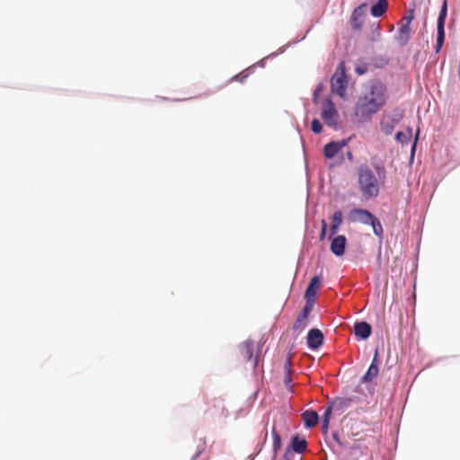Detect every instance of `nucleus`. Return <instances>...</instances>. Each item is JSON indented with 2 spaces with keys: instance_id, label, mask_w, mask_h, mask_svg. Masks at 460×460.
<instances>
[{
  "instance_id": "1",
  "label": "nucleus",
  "mask_w": 460,
  "mask_h": 460,
  "mask_svg": "<svg viewBox=\"0 0 460 460\" xmlns=\"http://www.w3.org/2000/svg\"><path fill=\"white\" fill-rule=\"evenodd\" d=\"M386 87L378 81L369 83L358 97L355 106V115L365 121L376 114L386 102Z\"/></svg>"
},
{
  "instance_id": "2",
  "label": "nucleus",
  "mask_w": 460,
  "mask_h": 460,
  "mask_svg": "<svg viewBox=\"0 0 460 460\" xmlns=\"http://www.w3.org/2000/svg\"><path fill=\"white\" fill-rule=\"evenodd\" d=\"M358 182L359 190L366 199L376 198L378 196V179L367 164H361L358 167Z\"/></svg>"
},
{
  "instance_id": "3",
  "label": "nucleus",
  "mask_w": 460,
  "mask_h": 460,
  "mask_svg": "<svg viewBox=\"0 0 460 460\" xmlns=\"http://www.w3.org/2000/svg\"><path fill=\"white\" fill-rule=\"evenodd\" d=\"M348 219L351 223L370 225L374 234L379 238H383L384 229L381 222L368 210L363 208H353L349 211Z\"/></svg>"
},
{
  "instance_id": "4",
  "label": "nucleus",
  "mask_w": 460,
  "mask_h": 460,
  "mask_svg": "<svg viewBox=\"0 0 460 460\" xmlns=\"http://www.w3.org/2000/svg\"><path fill=\"white\" fill-rule=\"evenodd\" d=\"M348 85L344 65L341 63L331 79L332 92L343 98Z\"/></svg>"
},
{
  "instance_id": "5",
  "label": "nucleus",
  "mask_w": 460,
  "mask_h": 460,
  "mask_svg": "<svg viewBox=\"0 0 460 460\" xmlns=\"http://www.w3.org/2000/svg\"><path fill=\"white\" fill-rule=\"evenodd\" d=\"M447 14V0H444L441 6L439 15L437 21V43L435 47L436 52H439L445 40V22Z\"/></svg>"
},
{
  "instance_id": "6",
  "label": "nucleus",
  "mask_w": 460,
  "mask_h": 460,
  "mask_svg": "<svg viewBox=\"0 0 460 460\" xmlns=\"http://www.w3.org/2000/svg\"><path fill=\"white\" fill-rule=\"evenodd\" d=\"M413 17H414L413 10H410L409 14L402 17V25L399 28V31H398V40L402 45L406 44L410 38V32H411L410 24H411V21L413 20Z\"/></svg>"
},
{
  "instance_id": "7",
  "label": "nucleus",
  "mask_w": 460,
  "mask_h": 460,
  "mask_svg": "<svg viewBox=\"0 0 460 460\" xmlns=\"http://www.w3.org/2000/svg\"><path fill=\"white\" fill-rule=\"evenodd\" d=\"M402 114L400 112L393 115H384L381 119L380 126L381 130L385 135H391L395 126L400 122Z\"/></svg>"
},
{
  "instance_id": "8",
  "label": "nucleus",
  "mask_w": 460,
  "mask_h": 460,
  "mask_svg": "<svg viewBox=\"0 0 460 460\" xmlns=\"http://www.w3.org/2000/svg\"><path fill=\"white\" fill-rule=\"evenodd\" d=\"M321 115L327 125L334 126L336 124L338 112L330 99L326 100L323 103Z\"/></svg>"
},
{
  "instance_id": "9",
  "label": "nucleus",
  "mask_w": 460,
  "mask_h": 460,
  "mask_svg": "<svg viewBox=\"0 0 460 460\" xmlns=\"http://www.w3.org/2000/svg\"><path fill=\"white\" fill-rule=\"evenodd\" d=\"M379 372V360H378V351H375V355L373 360L368 367V369L365 373V375L361 377V383L367 384L372 382L378 375Z\"/></svg>"
},
{
  "instance_id": "10",
  "label": "nucleus",
  "mask_w": 460,
  "mask_h": 460,
  "mask_svg": "<svg viewBox=\"0 0 460 460\" xmlns=\"http://www.w3.org/2000/svg\"><path fill=\"white\" fill-rule=\"evenodd\" d=\"M253 341L247 340L240 345V353L245 361L252 362L253 367L257 366V358L253 357Z\"/></svg>"
},
{
  "instance_id": "11",
  "label": "nucleus",
  "mask_w": 460,
  "mask_h": 460,
  "mask_svg": "<svg viewBox=\"0 0 460 460\" xmlns=\"http://www.w3.org/2000/svg\"><path fill=\"white\" fill-rule=\"evenodd\" d=\"M323 342V334L319 329H311L307 334V345L312 349H317Z\"/></svg>"
},
{
  "instance_id": "12",
  "label": "nucleus",
  "mask_w": 460,
  "mask_h": 460,
  "mask_svg": "<svg viewBox=\"0 0 460 460\" xmlns=\"http://www.w3.org/2000/svg\"><path fill=\"white\" fill-rule=\"evenodd\" d=\"M347 142L345 140L341 141H332L326 144L323 147V154L326 158H333L345 146Z\"/></svg>"
},
{
  "instance_id": "13",
  "label": "nucleus",
  "mask_w": 460,
  "mask_h": 460,
  "mask_svg": "<svg viewBox=\"0 0 460 460\" xmlns=\"http://www.w3.org/2000/svg\"><path fill=\"white\" fill-rule=\"evenodd\" d=\"M322 285L321 278L319 276H314L312 278L309 285L306 288L305 297V299L315 300L316 294L320 289Z\"/></svg>"
},
{
  "instance_id": "14",
  "label": "nucleus",
  "mask_w": 460,
  "mask_h": 460,
  "mask_svg": "<svg viewBox=\"0 0 460 460\" xmlns=\"http://www.w3.org/2000/svg\"><path fill=\"white\" fill-rule=\"evenodd\" d=\"M347 239L344 235H337L334 237L331 243V251L336 256L344 254Z\"/></svg>"
},
{
  "instance_id": "15",
  "label": "nucleus",
  "mask_w": 460,
  "mask_h": 460,
  "mask_svg": "<svg viewBox=\"0 0 460 460\" xmlns=\"http://www.w3.org/2000/svg\"><path fill=\"white\" fill-rule=\"evenodd\" d=\"M366 7H367V4H363L359 5L358 7H357L353 11L351 19H350V24H351V27L353 30H355V31L360 30L361 24H362V16L364 14Z\"/></svg>"
},
{
  "instance_id": "16",
  "label": "nucleus",
  "mask_w": 460,
  "mask_h": 460,
  "mask_svg": "<svg viewBox=\"0 0 460 460\" xmlns=\"http://www.w3.org/2000/svg\"><path fill=\"white\" fill-rule=\"evenodd\" d=\"M371 325L367 322H358L354 325V333L358 339H367L371 334Z\"/></svg>"
},
{
  "instance_id": "17",
  "label": "nucleus",
  "mask_w": 460,
  "mask_h": 460,
  "mask_svg": "<svg viewBox=\"0 0 460 460\" xmlns=\"http://www.w3.org/2000/svg\"><path fill=\"white\" fill-rule=\"evenodd\" d=\"M302 419L306 428H313L318 423L319 416L315 411L307 410L303 412Z\"/></svg>"
},
{
  "instance_id": "18",
  "label": "nucleus",
  "mask_w": 460,
  "mask_h": 460,
  "mask_svg": "<svg viewBox=\"0 0 460 460\" xmlns=\"http://www.w3.org/2000/svg\"><path fill=\"white\" fill-rule=\"evenodd\" d=\"M307 447V442L304 438H300L297 436L292 438L290 449L296 454L303 453Z\"/></svg>"
},
{
  "instance_id": "19",
  "label": "nucleus",
  "mask_w": 460,
  "mask_h": 460,
  "mask_svg": "<svg viewBox=\"0 0 460 460\" xmlns=\"http://www.w3.org/2000/svg\"><path fill=\"white\" fill-rule=\"evenodd\" d=\"M387 7L388 3L386 0H378L377 3L371 7V14L374 17H380L386 12Z\"/></svg>"
},
{
  "instance_id": "20",
  "label": "nucleus",
  "mask_w": 460,
  "mask_h": 460,
  "mask_svg": "<svg viewBox=\"0 0 460 460\" xmlns=\"http://www.w3.org/2000/svg\"><path fill=\"white\" fill-rule=\"evenodd\" d=\"M342 224V213L338 210L335 211L332 216V225H331V234L334 235L337 234L339 227Z\"/></svg>"
},
{
  "instance_id": "21",
  "label": "nucleus",
  "mask_w": 460,
  "mask_h": 460,
  "mask_svg": "<svg viewBox=\"0 0 460 460\" xmlns=\"http://www.w3.org/2000/svg\"><path fill=\"white\" fill-rule=\"evenodd\" d=\"M307 320V317L299 314L296 322L293 324V330L297 331L298 332H303L308 324Z\"/></svg>"
},
{
  "instance_id": "22",
  "label": "nucleus",
  "mask_w": 460,
  "mask_h": 460,
  "mask_svg": "<svg viewBox=\"0 0 460 460\" xmlns=\"http://www.w3.org/2000/svg\"><path fill=\"white\" fill-rule=\"evenodd\" d=\"M411 137V130L409 128L407 132H397L395 138L399 143L407 144Z\"/></svg>"
},
{
  "instance_id": "23",
  "label": "nucleus",
  "mask_w": 460,
  "mask_h": 460,
  "mask_svg": "<svg viewBox=\"0 0 460 460\" xmlns=\"http://www.w3.org/2000/svg\"><path fill=\"white\" fill-rule=\"evenodd\" d=\"M272 436H273V450L275 452H277L278 450H279V448L281 447V439H280V436L277 432L275 427H273V429H272Z\"/></svg>"
},
{
  "instance_id": "24",
  "label": "nucleus",
  "mask_w": 460,
  "mask_h": 460,
  "mask_svg": "<svg viewBox=\"0 0 460 460\" xmlns=\"http://www.w3.org/2000/svg\"><path fill=\"white\" fill-rule=\"evenodd\" d=\"M314 304V300L306 299V303H305L304 308L302 309V311L300 312V314L308 318L310 313L313 310Z\"/></svg>"
},
{
  "instance_id": "25",
  "label": "nucleus",
  "mask_w": 460,
  "mask_h": 460,
  "mask_svg": "<svg viewBox=\"0 0 460 460\" xmlns=\"http://www.w3.org/2000/svg\"><path fill=\"white\" fill-rule=\"evenodd\" d=\"M311 129L315 134H319L322 132L323 127L321 122L317 119L312 120Z\"/></svg>"
},
{
  "instance_id": "26",
  "label": "nucleus",
  "mask_w": 460,
  "mask_h": 460,
  "mask_svg": "<svg viewBox=\"0 0 460 460\" xmlns=\"http://www.w3.org/2000/svg\"><path fill=\"white\" fill-rule=\"evenodd\" d=\"M368 70V65L367 63L358 64L355 67V72L358 75L366 74Z\"/></svg>"
},
{
  "instance_id": "27",
  "label": "nucleus",
  "mask_w": 460,
  "mask_h": 460,
  "mask_svg": "<svg viewBox=\"0 0 460 460\" xmlns=\"http://www.w3.org/2000/svg\"><path fill=\"white\" fill-rule=\"evenodd\" d=\"M296 453L292 451L290 448H288L284 454L285 460H295Z\"/></svg>"
},
{
  "instance_id": "28",
  "label": "nucleus",
  "mask_w": 460,
  "mask_h": 460,
  "mask_svg": "<svg viewBox=\"0 0 460 460\" xmlns=\"http://www.w3.org/2000/svg\"><path fill=\"white\" fill-rule=\"evenodd\" d=\"M332 411V406L328 405L324 410L323 420H326L330 421Z\"/></svg>"
},
{
  "instance_id": "29",
  "label": "nucleus",
  "mask_w": 460,
  "mask_h": 460,
  "mask_svg": "<svg viewBox=\"0 0 460 460\" xmlns=\"http://www.w3.org/2000/svg\"><path fill=\"white\" fill-rule=\"evenodd\" d=\"M376 173L379 179L384 180L385 178V167H376Z\"/></svg>"
},
{
  "instance_id": "30",
  "label": "nucleus",
  "mask_w": 460,
  "mask_h": 460,
  "mask_svg": "<svg viewBox=\"0 0 460 460\" xmlns=\"http://www.w3.org/2000/svg\"><path fill=\"white\" fill-rule=\"evenodd\" d=\"M248 76L247 74H244L243 72V73H240L236 75H234L233 77V80H236V81H239V82H243V80Z\"/></svg>"
},
{
  "instance_id": "31",
  "label": "nucleus",
  "mask_w": 460,
  "mask_h": 460,
  "mask_svg": "<svg viewBox=\"0 0 460 460\" xmlns=\"http://www.w3.org/2000/svg\"><path fill=\"white\" fill-rule=\"evenodd\" d=\"M326 231H327V223L324 220H323L322 221L321 239H323L325 237Z\"/></svg>"
},
{
  "instance_id": "32",
  "label": "nucleus",
  "mask_w": 460,
  "mask_h": 460,
  "mask_svg": "<svg viewBox=\"0 0 460 460\" xmlns=\"http://www.w3.org/2000/svg\"><path fill=\"white\" fill-rule=\"evenodd\" d=\"M329 422L330 421H328L326 420H323L322 430L323 433H327L328 428H329Z\"/></svg>"
},
{
  "instance_id": "33",
  "label": "nucleus",
  "mask_w": 460,
  "mask_h": 460,
  "mask_svg": "<svg viewBox=\"0 0 460 460\" xmlns=\"http://www.w3.org/2000/svg\"><path fill=\"white\" fill-rule=\"evenodd\" d=\"M205 448V442H203L201 444V448H199L196 453L195 455L192 456L191 460H195L200 454L201 452L204 450Z\"/></svg>"
},
{
  "instance_id": "34",
  "label": "nucleus",
  "mask_w": 460,
  "mask_h": 460,
  "mask_svg": "<svg viewBox=\"0 0 460 460\" xmlns=\"http://www.w3.org/2000/svg\"><path fill=\"white\" fill-rule=\"evenodd\" d=\"M284 382L287 386H288L289 384L291 383V376L288 373L286 375Z\"/></svg>"
},
{
  "instance_id": "35",
  "label": "nucleus",
  "mask_w": 460,
  "mask_h": 460,
  "mask_svg": "<svg viewBox=\"0 0 460 460\" xmlns=\"http://www.w3.org/2000/svg\"><path fill=\"white\" fill-rule=\"evenodd\" d=\"M349 159H352V154L350 152L348 153Z\"/></svg>"
},
{
  "instance_id": "36",
  "label": "nucleus",
  "mask_w": 460,
  "mask_h": 460,
  "mask_svg": "<svg viewBox=\"0 0 460 460\" xmlns=\"http://www.w3.org/2000/svg\"><path fill=\"white\" fill-rule=\"evenodd\" d=\"M288 365H289V361H288L285 365V368L288 369Z\"/></svg>"
},
{
  "instance_id": "37",
  "label": "nucleus",
  "mask_w": 460,
  "mask_h": 460,
  "mask_svg": "<svg viewBox=\"0 0 460 460\" xmlns=\"http://www.w3.org/2000/svg\"><path fill=\"white\" fill-rule=\"evenodd\" d=\"M415 146H416V144H414V145L412 146V151L415 149Z\"/></svg>"
}]
</instances>
